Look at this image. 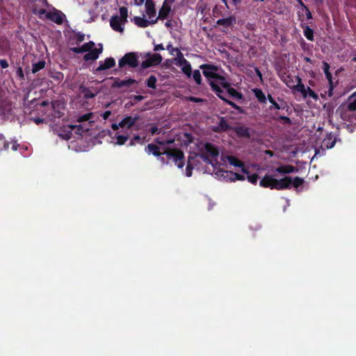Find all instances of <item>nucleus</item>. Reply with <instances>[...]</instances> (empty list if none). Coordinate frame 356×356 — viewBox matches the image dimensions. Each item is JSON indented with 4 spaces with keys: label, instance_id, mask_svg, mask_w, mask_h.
Returning a JSON list of instances; mask_svg holds the SVG:
<instances>
[{
    "label": "nucleus",
    "instance_id": "c9c22d12",
    "mask_svg": "<svg viewBox=\"0 0 356 356\" xmlns=\"http://www.w3.org/2000/svg\"><path fill=\"white\" fill-rule=\"evenodd\" d=\"M129 136L128 134L124 135V134H116V144L118 145H122L125 144V143L129 139Z\"/></svg>",
    "mask_w": 356,
    "mask_h": 356
},
{
    "label": "nucleus",
    "instance_id": "79ce46f5",
    "mask_svg": "<svg viewBox=\"0 0 356 356\" xmlns=\"http://www.w3.org/2000/svg\"><path fill=\"white\" fill-rule=\"evenodd\" d=\"M307 97H309L314 100L318 99V95L309 87L306 88Z\"/></svg>",
    "mask_w": 356,
    "mask_h": 356
},
{
    "label": "nucleus",
    "instance_id": "f03ea898",
    "mask_svg": "<svg viewBox=\"0 0 356 356\" xmlns=\"http://www.w3.org/2000/svg\"><path fill=\"white\" fill-rule=\"evenodd\" d=\"M218 156L219 149L216 145L211 143H206L204 144L200 157L206 163L211 164L215 167L216 165L218 164L217 161Z\"/></svg>",
    "mask_w": 356,
    "mask_h": 356
},
{
    "label": "nucleus",
    "instance_id": "aec40b11",
    "mask_svg": "<svg viewBox=\"0 0 356 356\" xmlns=\"http://www.w3.org/2000/svg\"><path fill=\"white\" fill-rule=\"evenodd\" d=\"M267 98L269 102L271 104V105L269 106L270 111L284 109V105H286V103L283 101V99H280V97L277 98L279 101L282 102V104H280L275 102L271 95L268 94L267 95Z\"/></svg>",
    "mask_w": 356,
    "mask_h": 356
},
{
    "label": "nucleus",
    "instance_id": "de8ad7c7",
    "mask_svg": "<svg viewBox=\"0 0 356 356\" xmlns=\"http://www.w3.org/2000/svg\"><path fill=\"white\" fill-rule=\"evenodd\" d=\"M347 108L350 111H356V98L348 103L347 105Z\"/></svg>",
    "mask_w": 356,
    "mask_h": 356
},
{
    "label": "nucleus",
    "instance_id": "a211bd4d",
    "mask_svg": "<svg viewBox=\"0 0 356 356\" xmlns=\"http://www.w3.org/2000/svg\"><path fill=\"white\" fill-rule=\"evenodd\" d=\"M275 178L271 175H266L259 181V185L264 188L275 189Z\"/></svg>",
    "mask_w": 356,
    "mask_h": 356
},
{
    "label": "nucleus",
    "instance_id": "c85d7f7f",
    "mask_svg": "<svg viewBox=\"0 0 356 356\" xmlns=\"http://www.w3.org/2000/svg\"><path fill=\"white\" fill-rule=\"evenodd\" d=\"M297 85H295L293 89L297 90L300 92L304 98H307L306 87L302 83V79L299 76H296Z\"/></svg>",
    "mask_w": 356,
    "mask_h": 356
},
{
    "label": "nucleus",
    "instance_id": "bb28decb",
    "mask_svg": "<svg viewBox=\"0 0 356 356\" xmlns=\"http://www.w3.org/2000/svg\"><path fill=\"white\" fill-rule=\"evenodd\" d=\"M252 92L254 93L255 97L257 98V101L260 104H266V100L268 99L267 97H266L265 94L260 88H254L252 89Z\"/></svg>",
    "mask_w": 356,
    "mask_h": 356
},
{
    "label": "nucleus",
    "instance_id": "4be33fe9",
    "mask_svg": "<svg viewBox=\"0 0 356 356\" xmlns=\"http://www.w3.org/2000/svg\"><path fill=\"white\" fill-rule=\"evenodd\" d=\"M227 159L230 165L235 166V167H241L242 168V172L244 174H249L248 170H247L245 168H244L243 163L240 161L238 158L234 156H228L227 157Z\"/></svg>",
    "mask_w": 356,
    "mask_h": 356
},
{
    "label": "nucleus",
    "instance_id": "09e8293b",
    "mask_svg": "<svg viewBox=\"0 0 356 356\" xmlns=\"http://www.w3.org/2000/svg\"><path fill=\"white\" fill-rule=\"evenodd\" d=\"M16 74L17 76V77L19 78V80H24L25 79V77H24V72H23V70L21 67H18L17 70H16Z\"/></svg>",
    "mask_w": 356,
    "mask_h": 356
},
{
    "label": "nucleus",
    "instance_id": "a18cd8bd",
    "mask_svg": "<svg viewBox=\"0 0 356 356\" xmlns=\"http://www.w3.org/2000/svg\"><path fill=\"white\" fill-rule=\"evenodd\" d=\"M193 169V167L191 164L190 157H189L188 158V163H187V166H186V175L187 177H191L192 175Z\"/></svg>",
    "mask_w": 356,
    "mask_h": 356
},
{
    "label": "nucleus",
    "instance_id": "412c9836",
    "mask_svg": "<svg viewBox=\"0 0 356 356\" xmlns=\"http://www.w3.org/2000/svg\"><path fill=\"white\" fill-rule=\"evenodd\" d=\"M232 129L224 117H220L217 127L213 129L216 132H225Z\"/></svg>",
    "mask_w": 356,
    "mask_h": 356
},
{
    "label": "nucleus",
    "instance_id": "e433bc0d",
    "mask_svg": "<svg viewBox=\"0 0 356 356\" xmlns=\"http://www.w3.org/2000/svg\"><path fill=\"white\" fill-rule=\"evenodd\" d=\"M186 61L187 60L184 57L183 54L180 51H178V52H177V58H175V64L178 67H181V64H186Z\"/></svg>",
    "mask_w": 356,
    "mask_h": 356
},
{
    "label": "nucleus",
    "instance_id": "4d7b16f0",
    "mask_svg": "<svg viewBox=\"0 0 356 356\" xmlns=\"http://www.w3.org/2000/svg\"><path fill=\"white\" fill-rule=\"evenodd\" d=\"M71 51L76 54H81L84 52L82 46L81 47H72Z\"/></svg>",
    "mask_w": 356,
    "mask_h": 356
},
{
    "label": "nucleus",
    "instance_id": "c756f323",
    "mask_svg": "<svg viewBox=\"0 0 356 356\" xmlns=\"http://www.w3.org/2000/svg\"><path fill=\"white\" fill-rule=\"evenodd\" d=\"M301 26L303 29V34L305 38L309 41H314V30L306 24H301Z\"/></svg>",
    "mask_w": 356,
    "mask_h": 356
},
{
    "label": "nucleus",
    "instance_id": "7ed1b4c3",
    "mask_svg": "<svg viewBox=\"0 0 356 356\" xmlns=\"http://www.w3.org/2000/svg\"><path fill=\"white\" fill-rule=\"evenodd\" d=\"M200 68L202 70L203 75L209 80V83L211 80L218 84L225 81V77L217 73L219 70L218 66L212 64H202Z\"/></svg>",
    "mask_w": 356,
    "mask_h": 356
},
{
    "label": "nucleus",
    "instance_id": "864d4df0",
    "mask_svg": "<svg viewBox=\"0 0 356 356\" xmlns=\"http://www.w3.org/2000/svg\"><path fill=\"white\" fill-rule=\"evenodd\" d=\"M330 66L329 65V63H327V62H323V72L325 73V74L326 73H330Z\"/></svg>",
    "mask_w": 356,
    "mask_h": 356
},
{
    "label": "nucleus",
    "instance_id": "052dcab7",
    "mask_svg": "<svg viewBox=\"0 0 356 356\" xmlns=\"http://www.w3.org/2000/svg\"><path fill=\"white\" fill-rule=\"evenodd\" d=\"M325 75L326 79L328 81L329 85H332V83H334L333 80H332V75L331 72L326 73Z\"/></svg>",
    "mask_w": 356,
    "mask_h": 356
},
{
    "label": "nucleus",
    "instance_id": "72a5a7b5",
    "mask_svg": "<svg viewBox=\"0 0 356 356\" xmlns=\"http://www.w3.org/2000/svg\"><path fill=\"white\" fill-rule=\"evenodd\" d=\"M156 77L154 75H150L149 77L146 80V85L149 88L156 89Z\"/></svg>",
    "mask_w": 356,
    "mask_h": 356
},
{
    "label": "nucleus",
    "instance_id": "9d476101",
    "mask_svg": "<svg viewBox=\"0 0 356 356\" xmlns=\"http://www.w3.org/2000/svg\"><path fill=\"white\" fill-rule=\"evenodd\" d=\"M292 184V178L291 177H284L280 179H275L274 188L275 190L281 191L289 189Z\"/></svg>",
    "mask_w": 356,
    "mask_h": 356
},
{
    "label": "nucleus",
    "instance_id": "603ef678",
    "mask_svg": "<svg viewBox=\"0 0 356 356\" xmlns=\"http://www.w3.org/2000/svg\"><path fill=\"white\" fill-rule=\"evenodd\" d=\"M0 141H4L3 143V148L5 149H8L9 147V143L5 140V137L3 134H0Z\"/></svg>",
    "mask_w": 356,
    "mask_h": 356
},
{
    "label": "nucleus",
    "instance_id": "39448f33",
    "mask_svg": "<svg viewBox=\"0 0 356 356\" xmlns=\"http://www.w3.org/2000/svg\"><path fill=\"white\" fill-rule=\"evenodd\" d=\"M163 153L167 155L169 159H172L175 165L179 168H182L185 164L184 154L179 149H169L165 147Z\"/></svg>",
    "mask_w": 356,
    "mask_h": 356
},
{
    "label": "nucleus",
    "instance_id": "bf43d9fd",
    "mask_svg": "<svg viewBox=\"0 0 356 356\" xmlns=\"http://www.w3.org/2000/svg\"><path fill=\"white\" fill-rule=\"evenodd\" d=\"M278 118L280 120H283L284 122L286 123V124H290L291 122V119L289 117H286V116L281 115Z\"/></svg>",
    "mask_w": 356,
    "mask_h": 356
},
{
    "label": "nucleus",
    "instance_id": "20e7f679",
    "mask_svg": "<svg viewBox=\"0 0 356 356\" xmlns=\"http://www.w3.org/2000/svg\"><path fill=\"white\" fill-rule=\"evenodd\" d=\"M120 68L128 66L131 68H136L139 65L138 56L137 52H129L125 54L118 61Z\"/></svg>",
    "mask_w": 356,
    "mask_h": 356
},
{
    "label": "nucleus",
    "instance_id": "4c0bfd02",
    "mask_svg": "<svg viewBox=\"0 0 356 356\" xmlns=\"http://www.w3.org/2000/svg\"><path fill=\"white\" fill-rule=\"evenodd\" d=\"M305 181L302 178L299 177H296L293 179H292V184L291 185L293 186L295 188H298L300 186H302L304 184Z\"/></svg>",
    "mask_w": 356,
    "mask_h": 356
},
{
    "label": "nucleus",
    "instance_id": "37998d69",
    "mask_svg": "<svg viewBox=\"0 0 356 356\" xmlns=\"http://www.w3.org/2000/svg\"><path fill=\"white\" fill-rule=\"evenodd\" d=\"M92 116V113H88L82 115L79 117L78 122H82L88 121L89 120L91 119Z\"/></svg>",
    "mask_w": 356,
    "mask_h": 356
},
{
    "label": "nucleus",
    "instance_id": "774afa93",
    "mask_svg": "<svg viewBox=\"0 0 356 356\" xmlns=\"http://www.w3.org/2000/svg\"><path fill=\"white\" fill-rule=\"evenodd\" d=\"M334 83L329 85L328 96L332 97L333 95Z\"/></svg>",
    "mask_w": 356,
    "mask_h": 356
},
{
    "label": "nucleus",
    "instance_id": "5fc2aeb1",
    "mask_svg": "<svg viewBox=\"0 0 356 356\" xmlns=\"http://www.w3.org/2000/svg\"><path fill=\"white\" fill-rule=\"evenodd\" d=\"M302 10H304L305 11L307 19H312V14L307 6L306 8H303Z\"/></svg>",
    "mask_w": 356,
    "mask_h": 356
},
{
    "label": "nucleus",
    "instance_id": "473e14b6",
    "mask_svg": "<svg viewBox=\"0 0 356 356\" xmlns=\"http://www.w3.org/2000/svg\"><path fill=\"white\" fill-rule=\"evenodd\" d=\"M181 71L182 72L187 76L188 77H191L192 74V68L191 65L190 63L187 60L186 62V64H181Z\"/></svg>",
    "mask_w": 356,
    "mask_h": 356
},
{
    "label": "nucleus",
    "instance_id": "1a4fd4ad",
    "mask_svg": "<svg viewBox=\"0 0 356 356\" xmlns=\"http://www.w3.org/2000/svg\"><path fill=\"white\" fill-rule=\"evenodd\" d=\"M216 175L223 177L225 179H227L231 181H235L236 180H245V176L240 175L232 171L224 170L220 169L217 171Z\"/></svg>",
    "mask_w": 356,
    "mask_h": 356
},
{
    "label": "nucleus",
    "instance_id": "0eeeda50",
    "mask_svg": "<svg viewBox=\"0 0 356 356\" xmlns=\"http://www.w3.org/2000/svg\"><path fill=\"white\" fill-rule=\"evenodd\" d=\"M108 79L113 80V83L111 85L112 88H121L122 87H129L134 83H136L137 81L132 78H128L124 80H120L118 77L111 76Z\"/></svg>",
    "mask_w": 356,
    "mask_h": 356
},
{
    "label": "nucleus",
    "instance_id": "dca6fc26",
    "mask_svg": "<svg viewBox=\"0 0 356 356\" xmlns=\"http://www.w3.org/2000/svg\"><path fill=\"white\" fill-rule=\"evenodd\" d=\"M232 130H233L238 137L247 138H249L250 137V129L247 127L236 126L232 127Z\"/></svg>",
    "mask_w": 356,
    "mask_h": 356
},
{
    "label": "nucleus",
    "instance_id": "a19ab883",
    "mask_svg": "<svg viewBox=\"0 0 356 356\" xmlns=\"http://www.w3.org/2000/svg\"><path fill=\"white\" fill-rule=\"evenodd\" d=\"M95 42L92 41H90L88 42H86L82 45L83 49L84 52L90 51L93 50L95 47Z\"/></svg>",
    "mask_w": 356,
    "mask_h": 356
},
{
    "label": "nucleus",
    "instance_id": "e2e57ef3",
    "mask_svg": "<svg viewBox=\"0 0 356 356\" xmlns=\"http://www.w3.org/2000/svg\"><path fill=\"white\" fill-rule=\"evenodd\" d=\"M150 133L152 134V135H154L156 134H159L160 131H159V129L157 127L153 126L150 128Z\"/></svg>",
    "mask_w": 356,
    "mask_h": 356
},
{
    "label": "nucleus",
    "instance_id": "9b49d317",
    "mask_svg": "<svg viewBox=\"0 0 356 356\" xmlns=\"http://www.w3.org/2000/svg\"><path fill=\"white\" fill-rule=\"evenodd\" d=\"M46 17L47 19L56 23L57 24H62L63 23L65 15L60 11L54 8V11L47 13Z\"/></svg>",
    "mask_w": 356,
    "mask_h": 356
},
{
    "label": "nucleus",
    "instance_id": "6e6552de",
    "mask_svg": "<svg viewBox=\"0 0 356 356\" xmlns=\"http://www.w3.org/2000/svg\"><path fill=\"white\" fill-rule=\"evenodd\" d=\"M236 22V17L232 15L226 18H221L217 20L216 24L222 26V31L227 33L229 29H232Z\"/></svg>",
    "mask_w": 356,
    "mask_h": 356
},
{
    "label": "nucleus",
    "instance_id": "2eb2a0df",
    "mask_svg": "<svg viewBox=\"0 0 356 356\" xmlns=\"http://www.w3.org/2000/svg\"><path fill=\"white\" fill-rule=\"evenodd\" d=\"M115 65V60L113 58H106L104 61H100L96 72H101L113 67Z\"/></svg>",
    "mask_w": 356,
    "mask_h": 356
},
{
    "label": "nucleus",
    "instance_id": "0e129e2a",
    "mask_svg": "<svg viewBox=\"0 0 356 356\" xmlns=\"http://www.w3.org/2000/svg\"><path fill=\"white\" fill-rule=\"evenodd\" d=\"M133 139L134 140L135 143H138L139 144L143 143V140L141 138V137L138 135L135 136Z\"/></svg>",
    "mask_w": 356,
    "mask_h": 356
},
{
    "label": "nucleus",
    "instance_id": "f8f14e48",
    "mask_svg": "<svg viewBox=\"0 0 356 356\" xmlns=\"http://www.w3.org/2000/svg\"><path fill=\"white\" fill-rule=\"evenodd\" d=\"M124 25L122 21L120 19L118 15H113L110 19V26L113 30L117 32L122 33L124 31Z\"/></svg>",
    "mask_w": 356,
    "mask_h": 356
},
{
    "label": "nucleus",
    "instance_id": "5701e85b",
    "mask_svg": "<svg viewBox=\"0 0 356 356\" xmlns=\"http://www.w3.org/2000/svg\"><path fill=\"white\" fill-rule=\"evenodd\" d=\"M145 151L148 154H152L154 156H160L161 154H164L163 152H161L160 151V148L155 144L149 143L148 144L145 148Z\"/></svg>",
    "mask_w": 356,
    "mask_h": 356
},
{
    "label": "nucleus",
    "instance_id": "f257e3e1",
    "mask_svg": "<svg viewBox=\"0 0 356 356\" xmlns=\"http://www.w3.org/2000/svg\"><path fill=\"white\" fill-rule=\"evenodd\" d=\"M210 86L211 90L216 94V95L225 102L227 104L230 106L232 108L237 111L239 114H245V110L235 104L234 102L229 99L228 97L233 99L234 100L243 99V95L241 92L238 91L236 89L232 86L231 83L227 81L226 78L225 81L220 82V84L216 81L211 80Z\"/></svg>",
    "mask_w": 356,
    "mask_h": 356
},
{
    "label": "nucleus",
    "instance_id": "680f3d73",
    "mask_svg": "<svg viewBox=\"0 0 356 356\" xmlns=\"http://www.w3.org/2000/svg\"><path fill=\"white\" fill-rule=\"evenodd\" d=\"M254 71H255L256 74L259 78L260 81L263 82V76H262V73L261 72L260 70L256 67L254 68Z\"/></svg>",
    "mask_w": 356,
    "mask_h": 356
},
{
    "label": "nucleus",
    "instance_id": "338daca9",
    "mask_svg": "<svg viewBox=\"0 0 356 356\" xmlns=\"http://www.w3.org/2000/svg\"><path fill=\"white\" fill-rule=\"evenodd\" d=\"M163 49H164V47H163V45L162 44H159L154 45V50L155 51H158L163 50Z\"/></svg>",
    "mask_w": 356,
    "mask_h": 356
},
{
    "label": "nucleus",
    "instance_id": "69168bd1",
    "mask_svg": "<svg viewBox=\"0 0 356 356\" xmlns=\"http://www.w3.org/2000/svg\"><path fill=\"white\" fill-rule=\"evenodd\" d=\"M111 115V112L110 111H106L104 112V113L102 115L104 120H107L109 116Z\"/></svg>",
    "mask_w": 356,
    "mask_h": 356
},
{
    "label": "nucleus",
    "instance_id": "b1692460",
    "mask_svg": "<svg viewBox=\"0 0 356 356\" xmlns=\"http://www.w3.org/2000/svg\"><path fill=\"white\" fill-rule=\"evenodd\" d=\"M102 52V48L97 49L95 48L93 50L88 51L83 56V59L86 61L95 60L98 58L99 54Z\"/></svg>",
    "mask_w": 356,
    "mask_h": 356
},
{
    "label": "nucleus",
    "instance_id": "6ab92c4d",
    "mask_svg": "<svg viewBox=\"0 0 356 356\" xmlns=\"http://www.w3.org/2000/svg\"><path fill=\"white\" fill-rule=\"evenodd\" d=\"M79 92L83 95V98L89 99L94 98L98 93L99 90L95 89V92H93L89 88L81 84L79 86Z\"/></svg>",
    "mask_w": 356,
    "mask_h": 356
},
{
    "label": "nucleus",
    "instance_id": "8fccbe9b",
    "mask_svg": "<svg viewBox=\"0 0 356 356\" xmlns=\"http://www.w3.org/2000/svg\"><path fill=\"white\" fill-rule=\"evenodd\" d=\"M166 49L169 51L170 54H174L175 52H178V51H180L178 48L173 47V46L171 44H168L166 47Z\"/></svg>",
    "mask_w": 356,
    "mask_h": 356
},
{
    "label": "nucleus",
    "instance_id": "f704fd0d",
    "mask_svg": "<svg viewBox=\"0 0 356 356\" xmlns=\"http://www.w3.org/2000/svg\"><path fill=\"white\" fill-rule=\"evenodd\" d=\"M120 19L122 21V24H124L127 22L128 17V9L127 7L122 6L120 8Z\"/></svg>",
    "mask_w": 356,
    "mask_h": 356
},
{
    "label": "nucleus",
    "instance_id": "3c124183",
    "mask_svg": "<svg viewBox=\"0 0 356 356\" xmlns=\"http://www.w3.org/2000/svg\"><path fill=\"white\" fill-rule=\"evenodd\" d=\"M144 96L143 95H133L130 97L131 100L134 101V103H137L138 102H140L144 99Z\"/></svg>",
    "mask_w": 356,
    "mask_h": 356
},
{
    "label": "nucleus",
    "instance_id": "c03bdc74",
    "mask_svg": "<svg viewBox=\"0 0 356 356\" xmlns=\"http://www.w3.org/2000/svg\"><path fill=\"white\" fill-rule=\"evenodd\" d=\"M258 179H259V175L257 173H254L250 175H249L248 174V181L253 184H256L257 183Z\"/></svg>",
    "mask_w": 356,
    "mask_h": 356
},
{
    "label": "nucleus",
    "instance_id": "7c9ffc66",
    "mask_svg": "<svg viewBox=\"0 0 356 356\" xmlns=\"http://www.w3.org/2000/svg\"><path fill=\"white\" fill-rule=\"evenodd\" d=\"M70 127L72 130L76 129L75 133L79 135H82V134L87 132L89 130L88 127L83 124L70 125Z\"/></svg>",
    "mask_w": 356,
    "mask_h": 356
},
{
    "label": "nucleus",
    "instance_id": "393cba45",
    "mask_svg": "<svg viewBox=\"0 0 356 356\" xmlns=\"http://www.w3.org/2000/svg\"><path fill=\"white\" fill-rule=\"evenodd\" d=\"M145 11L149 19L155 17L156 12L155 9V4L153 0H146Z\"/></svg>",
    "mask_w": 356,
    "mask_h": 356
},
{
    "label": "nucleus",
    "instance_id": "2f4dec72",
    "mask_svg": "<svg viewBox=\"0 0 356 356\" xmlns=\"http://www.w3.org/2000/svg\"><path fill=\"white\" fill-rule=\"evenodd\" d=\"M46 62L44 60H39L37 63H33L32 72L33 74L39 72L40 70L44 68Z\"/></svg>",
    "mask_w": 356,
    "mask_h": 356
},
{
    "label": "nucleus",
    "instance_id": "a878e982",
    "mask_svg": "<svg viewBox=\"0 0 356 356\" xmlns=\"http://www.w3.org/2000/svg\"><path fill=\"white\" fill-rule=\"evenodd\" d=\"M171 11V8L169 5L167 4L166 1H165L162 7L159 11V16L158 19H164L168 17Z\"/></svg>",
    "mask_w": 356,
    "mask_h": 356
},
{
    "label": "nucleus",
    "instance_id": "f3484780",
    "mask_svg": "<svg viewBox=\"0 0 356 356\" xmlns=\"http://www.w3.org/2000/svg\"><path fill=\"white\" fill-rule=\"evenodd\" d=\"M134 22L135 24H136L138 27L140 28H146L149 24H154L157 22L158 18H156L154 19H152L151 21H149L143 17H134Z\"/></svg>",
    "mask_w": 356,
    "mask_h": 356
},
{
    "label": "nucleus",
    "instance_id": "13d9d810",
    "mask_svg": "<svg viewBox=\"0 0 356 356\" xmlns=\"http://www.w3.org/2000/svg\"><path fill=\"white\" fill-rule=\"evenodd\" d=\"M0 66L2 68L5 69L7 68L9 66V65L6 59H0Z\"/></svg>",
    "mask_w": 356,
    "mask_h": 356
},
{
    "label": "nucleus",
    "instance_id": "4468645a",
    "mask_svg": "<svg viewBox=\"0 0 356 356\" xmlns=\"http://www.w3.org/2000/svg\"><path fill=\"white\" fill-rule=\"evenodd\" d=\"M138 120V115L134 117L127 116L120 122V126L121 128L131 129Z\"/></svg>",
    "mask_w": 356,
    "mask_h": 356
},
{
    "label": "nucleus",
    "instance_id": "ea45409f",
    "mask_svg": "<svg viewBox=\"0 0 356 356\" xmlns=\"http://www.w3.org/2000/svg\"><path fill=\"white\" fill-rule=\"evenodd\" d=\"M282 81L289 88L291 89L294 88L295 85H293V80L291 76L287 75L285 78L282 79Z\"/></svg>",
    "mask_w": 356,
    "mask_h": 356
},
{
    "label": "nucleus",
    "instance_id": "6e6d98bb",
    "mask_svg": "<svg viewBox=\"0 0 356 356\" xmlns=\"http://www.w3.org/2000/svg\"><path fill=\"white\" fill-rule=\"evenodd\" d=\"M188 99L191 102H194V103H200V102H204L203 99L196 97H190Z\"/></svg>",
    "mask_w": 356,
    "mask_h": 356
},
{
    "label": "nucleus",
    "instance_id": "cd10ccee",
    "mask_svg": "<svg viewBox=\"0 0 356 356\" xmlns=\"http://www.w3.org/2000/svg\"><path fill=\"white\" fill-rule=\"evenodd\" d=\"M336 143V138H334L332 134L330 133L327 134L326 137L324 138L323 141V146L325 147L327 149L332 148Z\"/></svg>",
    "mask_w": 356,
    "mask_h": 356
},
{
    "label": "nucleus",
    "instance_id": "58836bf2",
    "mask_svg": "<svg viewBox=\"0 0 356 356\" xmlns=\"http://www.w3.org/2000/svg\"><path fill=\"white\" fill-rule=\"evenodd\" d=\"M193 78L197 85H201L202 76L199 70H194L193 73Z\"/></svg>",
    "mask_w": 356,
    "mask_h": 356
},
{
    "label": "nucleus",
    "instance_id": "423d86ee",
    "mask_svg": "<svg viewBox=\"0 0 356 356\" xmlns=\"http://www.w3.org/2000/svg\"><path fill=\"white\" fill-rule=\"evenodd\" d=\"M162 61V56L158 53L154 54L150 58L143 60L140 64L142 69H147L152 66L159 65Z\"/></svg>",
    "mask_w": 356,
    "mask_h": 356
},
{
    "label": "nucleus",
    "instance_id": "ddd939ff",
    "mask_svg": "<svg viewBox=\"0 0 356 356\" xmlns=\"http://www.w3.org/2000/svg\"><path fill=\"white\" fill-rule=\"evenodd\" d=\"M298 171V169L296 167L290 164L281 165L274 170V172H277L280 175H288L293 172H297Z\"/></svg>",
    "mask_w": 356,
    "mask_h": 356
},
{
    "label": "nucleus",
    "instance_id": "49530a36",
    "mask_svg": "<svg viewBox=\"0 0 356 356\" xmlns=\"http://www.w3.org/2000/svg\"><path fill=\"white\" fill-rule=\"evenodd\" d=\"M85 35L82 33H78L74 35V39L76 40V44H79L84 40Z\"/></svg>",
    "mask_w": 356,
    "mask_h": 356
}]
</instances>
